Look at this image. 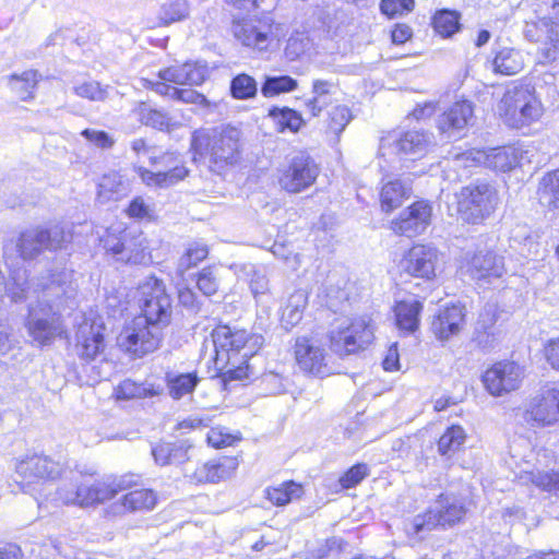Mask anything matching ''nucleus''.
<instances>
[{
  "mask_svg": "<svg viewBox=\"0 0 559 559\" xmlns=\"http://www.w3.org/2000/svg\"><path fill=\"white\" fill-rule=\"evenodd\" d=\"M207 75V68L199 62H186L159 71L160 80L178 85H200Z\"/></svg>",
  "mask_w": 559,
  "mask_h": 559,
  "instance_id": "cd10ccee",
  "label": "nucleus"
},
{
  "mask_svg": "<svg viewBox=\"0 0 559 559\" xmlns=\"http://www.w3.org/2000/svg\"><path fill=\"white\" fill-rule=\"evenodd\" d=\"M71 240V234L61 225H53L47 229L32 228L23 231L17 241V250L23 260H31L44 250H57Z\"/></svg>",
  "mask_w": 559,
  "mask_h": 559,
  "instance_id": "9b49d317",
  "label": "nucleus"
},
{
  "mask_svg": "<svg viewBox=\"0 0 559 559\" xmlns=\"http://www.w3.org/2000/svg\"><path fill=\"white\" fill-rule=\"evenodd\" d=\"M213 344L217 360H226L230 364L233 355L243 350L241 358L246 361L263 344L261 335L250 334L246 330L233 329L228 325H219L212 332Z\"/></svg>",
  "mask_w": 559,
  "mask_h": 559,
  "instance_id": "6e6552de",
  "label": "nucleus"
},
{
  "mask_svg": "<svg viewBox=\"0 0 559 559\" xmlns=\"http://www.w3.org/2000/svg\"><path fill=\"white\" fill-rule=\"evenodd\" d=\"M141 294L142 316L138 318H143L146 322L164 330L169 325L173 314V302L165 284L151 276L141 286Z\"/></svg>",
  "mask_w": 559,
  "mask_h": 559,
  "instance_id": "1a4fd4ad",
  "label": "nucleus"
},
{
  "mask_svg": "<svg viewBox=\"0 0 559 559\" xmlns=\"http://www.w3.org/2000/svg\"><path fill=\"white\" fill-rule=\"evenodd\" d=\"M307 304L308 296L302 289L295 290L288 297L282 312V324L286 330L294 328L300 322Z\"/></svg>",
  "mask_w": 559,
  "mask_h": 559,
  "instance_id": "72a5a7b5",
  "label": "nucleus"
},
{
  "mask_svg": "<svg viewBox=\"0 0 559 559\" xmlns=\"http://www.w3.org/2000/svg\"><path fill=\"white\" fill-rule=\"evenodd\" d=\"M178 299L179 304L189 312L200 313L202 301L191 288L185 287L179 289Z\"/></svg>",
  "mask_w": 559,
  "mask_h": 559,
  "instance_id": "0e129e2a",
  "label": "nucleus"
},
{
  "mask_svg": "<svg viewBox=\"0 0 559 559\" xmlns=\"http://www.w3.org/2000/svg\"><path fill=\"white\" fill-rule=\"evenodd\" d=\"M539 203L549 211L559 210V168L545 174L538 183Z\"/></svg>",
  "mask_w": 559,
  "mask_h": 559,
  "instance_id": "473e14b6",
  "label": "nucleus"
},
{
  "mask_svg": "<svg viewBox=\"0 0 559 559\" xmlns=\"http://www.w3.org/2000/svg\"><path fill=\"white\" fill-rule=\"evenodd\" d=\"M163 337V329L143 318H134L119 334L118 344L126 352L142 357L156 350Z\"/></svg>",
  "mask_w": 559,
  "mask_h": 559,
  "instance_id": "9d476101",
  "label": "nucleus"
},
{
  "mask_svg": "<svg viewBox=\"0 0 559 559\" xmlns=\"http://www.w3.org/2000/svg\"><path fill=\"white\" fill-rule=\"evenodd\" d=\"M129 181L119 173L104 175L98 185V195L105 200H118L128 194Z\"/></svg>",
  "mask_w": 559,
  "mask_h": 559,
  "instance_id": "e433bc0d",
  "label": "nucleus"
},
{
  "mask_svg": "<svg viewBox=\"0 0 559 559\" xmlns=\"http://www.w3.org/2000/svg\"><path fill=\"white\" fill-rule=\"evenodd\" d=\"M257 81L246 73L236 75L230 82V93L236 99L252 98L257 95Z\"/></svg>",
  "mask_w": 559,
  "mask_h": 559,
  "instance_id": "09e8293b",
  "label": "nucleus"
},
{
  "mask_svg": "<svg viewBox=\"0 0 559 559\" xmlns=\"http://www.w3.org/2000/svg\"><path fill=\"white\" fill-rule=\"evenodd\" d=\"M498 111L508 126L519 129L540 117L542 105L527 86L516 85L506 91Z\"/></svg>",
  "mask_w": 559,
  "mask_h": 559,
  "instance_id": "423d86ee",
  "label": "nucleus"
},
{
  "mask_svg": "<svg viewBox=\"0 0 559 559\" xmlns=\"http://www.w3.org/2000/svg\"><path fill=\"white\" fill-rule=\"evenodd\" d=\"M294 356L302 372L320 378L330 374L328 354L317 337L307 335L296 337Z\"/></svg>",
  "mask_w": 559,
  "mask_h": 559,
  "instance_id": "4468645a",
  "label": "nucleus"
},
{
  "mask_svg": "<svg viewBox=\"0 0 559 559\" xmlns=\"http://www.w3.org/2000/svg\"><path fill=\"white\" fill-rule=\"evenodd\" d=\"M457 212L462 219L477 224L493 213L498 194L496 189L487 182H476L463 187L456 194Z\"/></svg>",
  "mask_w": 559,
  "mask_h": 559,
  "instance_id": "0eeeda50",
  "label": "nucleus"
},
{
  "mask_svg": "<svg viewBox=\"0 0 559 559\" xmlns=\"http://www.w3.org/2000/svg\"><path fill=\"white\" fill-rule=\"evenodd\" d=\"M369 474L368 465L358 463L352 466L341 478L340 484L343 488L348 489L357 486Z\"/></svg>",
  "mask_w": 559,
  "mask_h": 559,
  "instance_id": "680f3d73",
  "label": "nucleus"
},
{
  "mask_svg": "<svg viewBox=\"0 0 559 559\" xmlns=\"http://www.w3.org/2000/svg\"><path fill=\"white\" fill-rule=\"evenodd\" d=\"M139 117L143 124L158 130H166L171 124V118L168 114L157 109H152L145 105L140 106Z\"/></svg>",
  "mask_w": 559,
  "mask_h": 559,
  "instance_id": "603ef678",
  "label": "nucleus"
},
{
  "mask_svg": "<svg viewBox=\"0 0 559 559\" xmlns=\"http://www.w3.org/2000/svg\"><path fill=\"white\" fill-rule=\"evenodd\" d=\"M206 439L209 444L216 449L231 445L236 440L233 435L226 432L222 427L212 428Z\"/></svg>",
  "mask_w": 559,
  "mask_h": 559,
  "instance_id": "338daca9",
  "label": "nucleus"
},
{
  "mask_svg": "<svg viewBox=\"0 0 559 559\" xmlns=\"http://www.w3.org/2000/svg\"><path fill=\"white\" fill-rule=\"evenodd\" d=\"M210 483L224 480L235 472L237 463L233 459L207 462Z\"/></svg>",
  "mask_w": 559,
  "mask_h": 559,
  "instance_id": "4d7b16f0",
  "label": "nucleus"
},
{
  "mask_svg": "<svg viewBox=\"0 0 559 559\" xmlns=\"http://www.w3.org/2000/svg\"><path fill=\"white\" fill-rule=\"evenodd\" d=\"M131 480L127 476L95 481H81L75 488H60L59 499L66 504L90 507L112 499L118 492L128 489Z\"/></svg>",
  "mask_w": 559,
  "mask_h": 559,
  "instance_id": "7ed1b4c3",
  "label": "nucleus"
},
{
  "mask_svg": "<svg viewBox=\"0 0 559 559\" xmlns=\"http://www.w3.org/2000/svg\"><path fill=\"white\" fill-rule=\"evenodd\" d=\"M261 384L263 385L264 391L267 394H281L285 392V383L284 379L275 372H269L263 374L261 379Z\"/></svg>",
  "mask_w": 559,
  "mask_h": 559,
  "instance_id": "774afa93",
  "label": "nucleus"
},
{
  "mask_svg": "<svg viewBox=\"0 0 559 559\" xmlns=\"http://www.w3.org/2000/svg\"><path fill=\"white\" fill-rule=\"evenodd\" d=\"M265 498L274 506L284 507L292 502L294 499H299L302 493L301 485L290 480L282 483L276 487H267L265 490Z\"/></svg>",
  "mask_w": 559,
  "mask_h": 559,
  "instance_id": "4c0bfd02",
  "label": "nucleus"
},
{
  "mask_svg": "<svg viewBox=\"0 0 559 559\" xmlns=\"http://www.w3.org/2000/svg\"><path fill=\"white\" fill-rule=\"evenodd\" d=\"M431 216L432 206L426 201H417L391 222V229L401 236L415 237L428 228Z\"/></svg>",
  "mask_w": 559,
  "mask_h": 559,
  "instance_id": "412c9836",
  "label": "nucleus"
},
{
  "mask_svg": "<svg viewBox=\"0 0 559 559\" xmlns=\"http://www.w3.org/2000/svg\"><path fill=\"white\" fill-rule=\"evenodd\" d=\"M438 251L426 245H415L401 260V270L409 276L430 280L436 275Z\"/></svg>",
  "mask_w": 559,
  "mask_h": 559,
  "instance_id": "4be33fe9",
  "label": "nucleus"
},
{
  "mask_svg": "<svg viewBox=\"0 0 559 559\" xmlns=\"http://www.w3.org/2000/svg\"><path fill=\"white\" fill-rule=\"evenodd\" d=\"M157 496L152 489H136L111 503L106 509V513L109 516H121L128 512L151 511L155 508Z\"/></svg>",
  "mask_w": 559,
  "mask_h": 559,
  "instance_id": "393cba45",
  "label": "nucleus"
},
{
  "mask_svg": "<svg viewBox=\"0 0 559 559\" xmlns=\"http://www.w3.org/2000/svg\"><path fill=\"white\" fill-rule=\"evenodd\" d=\"M75 95L92 102H104L108 97V86L102 87L96 81L83 82L73 87Z\"/></svg>",
  "mask_w": 559,
  "mask_h": 559,
  "instance_id": "5fc2aeb1",
  "label": "nucleus"
},
{
  "mask_svg": "<svg viewBox=\"0 0 559 559\" xmlns=\"http://www.w3.org/2000/svg\"><path fill=\"white\" fill-rule=\"evenodd\" d=\"M297 81L288 75L267 76L261 87V93L265 97H272L292 92L297 88Z\"/></svg>",
  "mask_w": 559,
  "mask_h": 559,
  "instance_id": "3c124183",
  "label": "nucleus"
},
{
  "mask_svg": "<svg viewBox=\"0 0 559 559\" xmlns=\"http://www.w3.org/2000/svg\"><path fill=\"white\" fill-rule=\"evenodd\" d=\"M467 272L476 280L501 277L504 272L502 258L491 251H479L468 261Z\"/></svg>",
  "mask_w": 559,
  "mask_h": 559,
  "instance_id": "c756f323",
  "label": "nucleus"
},
{
  "mask_svg": "<svg viewBox=\"0 0 559 559\" xmlns=\"http://www.w3.org/2000/svg\"><path fill=\"white\" fill-rule=\"evenodd\" d=\"M352 120V114L346 106H335L329 111L328 129L335 135H340Z\"/></svg>",
  "mask_w": 559,
  "mask_h": 559,
  "instance_id": "864d4df0",
  "label": "nucleus"
},
{
  "mask_svg": "<svg viewBox=\"0 0 559 559\" xmlns=\"http://www.w3.org/2000/svg\"><path fill=\"white\" fill-rule=\"evenodd\" d=\"M465 440V430L461 426L453 425L439 438L438 452L440 455L450 459L463 448Z\"/></svg>",
  "mask_w": 559,
  "mask_h": 559,
  "instance_id": "a19ab883",
  "label": "nucleus"
},
{
  "mask_svg": "<svg viewBox=\"0 0 559 559\" xmlns=\"http://www.w3.org/2000/svg\"><path fill=\"white\" fill-rule=\"evenodd\" d=\"M431 144L430 135L424 131L411 130L401 134H389L380 141L382 156L396 155L401 159H417L424 156Z\"/></svg>",
  "mask_w": 559,
  "mask_h": 559,
  "instance_id": "f8f14e48",
  "label": "nucleus"
},
{
  "mask_svg": "<svg viewBox=\"0 0 559 559\" xmlns=\"http://www.w3.org/2000/svg\"><path fill=\"white\" fill-rule=\"evenodd\" d=\"M498 316L493 306L486 305L479 312L471 342L481 350H491L499 342Z\"/></svg>",
  "mask_w": 559,
  "mask_h": 559,
  "instance_id": "b1692460",
  "label": "nucleus"
},
{
  "mask_svg": "<svg viewBox=\"0 0 559 559\" xmlns=\"http://www.w3.org/2000/svg\"><path fill=\"white\" fill-rule=\"evenodd\" d=\"M465 319V308L462 305H452L440 309L431 323L435 336L440 341H448L457 335Z\"/></svg>",
  "mask_w": 559,
  "mask_h": 559,
  "instance_id": "a878e982",
  "label": "nucleus"
},
{
  "mask_svg": "<svg viewBox=\"0 0 559 559\" xmlns=\"http://www.w3.org/2000/svg\"><path fill=\"white\" fill-rule=\"evenodd\" d=\"M319 175V167L314 160L299 153L293 157L280 177L281 187L290 193H298L310 187Z\"/></svg>",
  "mask_w": 559,
  "mask_h": 559,
  "instance_id": "6ab92c4d",
  "label": "nucleus"
},
{
  "mask_svg": "<svg viewBox=\"0 0 559 559\" xmlns=\"http://www.w3.org/2000/svg\"><path fill=\"white\" fill-rule=\"evenodd\" d=\"M189 15V4L187 0H174L162 5L159 20L164 25L180 22Z\"/></svg>",
  "mask_w": 559,
  "mask_h": 559,
  "instance_id": "8fccbe9b",
  "label": "nucleus"
},
{
  "mask_svg": "<svg viewBox=\"0 0 559 559\" xmlns=\"http://www.w3.org/2000/svg\"><path fill=\"white\" fill-rule=\"evenodd\" d=\"M525 418L537 425H551L559 418V383L545 386L527 406Z\"/></svg>",
  "mask_w": 559,
  "mask_h": 559,
  "instance_id": "aec40b11",
  "label": "nucleus"
},
{
  "mask_svg": "<svg viewBox=\"0 0 559 559\" xmlns=\"http://www.w3.org/2000/svg\"><path fill=\"white\" fill-rule=\"evenodd\" d=\"M373 319L364 314L329 332L330 348L340 357L365 350L374 340Z\"/></svg>",
  "mask_w": 559,
  "mask_h": 559,
  "instance_id": "20e7f679",
  "label": "nucleus"
},
{
  "mask_svg": "<svg viewBox=\"0 0 559 559\" xmlns=\"http://www.w3.org/2000/svg\"><path fill=\"white\" fill-rule=\"evenodd\" d=\"M207 254L209 249L204 243H191L178 260L177 273L182 276L188 270L206 259Z\"/></svg>",
  "mask_w": 559,
  "mask_h": 559,
  "instance_id": "49530a36",
  "label": "nucleus"
},
{
  "mask_svg": "<svg viewBox=\"0 0 559 559\" xmlns=\"http://www.w3.org/2000/svg\"><path fill=\"white\" fill-rule=\"evenodd\" d=\"M231 32L243 46L260 51L267 49L271 43L269 27H259L252 20H234Z\"/></svg>",
  "mask_w": 559,
  "mask_h": 559,
  "instance_id": "bb28decb",
  "label": "nucleus"
},
{
  "mask_svg": "<svg viewBox=\"0 0 559 559\" xmlns=\"http://www.w3.org/2000/svg\"><path fill=\"white\" fill-rule=\"evenodd\" d=\"M122 246L123 252L122 257H119V261L133 264H138L143 261L146 245L142 233L134 234L132 231L124 230Z\"/></svg>",
  "mask_w": 559,
  "mask_h": 559,
  "instance_id": "ea45409f",
  "label": "nucleus"
},
{
  "mask_svg": "<svg viewBox=\"0 0 559 559\" xmlns=\"http://www.w3.org/2000/svg\"><path fill=\"white\" fill-rule=\"evenodd\" d=\"M332 83L325 80H316L312 84L313 97L306 103L312 116H318L329 104V94Z\"/></svg>",
  "mask_w": 559,
  "mask_h": 559,
  "instance_id": "de8ad7c7",
  "label": "nucleus"
},
{
  "mask_svg": "<svg viewBox=\"0 0 559 559\" xmlns=\"http://www.w3.org/2000/svg\"><path fill=\"white\" fill-rule=\"evenodd\" d=\"M39 80L40 74L36 70H27L20 75H10L9 85L21 100L28 102L34 98Z\"/></svg>",
  "mask_w": 559,
  "mask_h": 559,
  "instance_id": "c9c22d12",
  "label": "nucleus"
},
{
  "mask_svg": "<svg viewBox=\"0 0 559 559\" xmlns=\"http://www.w3.org/2000/svg\"><path fill=\"white\" fill-rule=\"evenodd\" d=\"M474 116V108L471 102L461 100L454 103L447 111L438 117V129L450 135L455 131L465 129Z\"/></svg>",
  "mask_w": 559,
  "mask_h": 559,
  "instance_id": "c85d7f7f",
  "label": "nucleus"
},
{
  "mask_svg": "<svg viewBox=\"0 0 559 559\" xmlns=\"http://www.w3.org/2000/svg\"><path fill=\"white\" fill-rule=\"evenodd\" d=\"M162 392L160 386L139 384L130 379L123 380L116 389L117 399L120 400L143 399L159 395Z\"/></svg>",
  "mask_w": 559,
  "mask_h": 559,
  "instance_id": "37998d69",
  "label": "nucleus"
},
{
  "mask_svg": "<svg viewBox=\"0 0 559 559\" xmlns=\"http://www.w3.org/2000/svg\"><path fill=\"white\" fill-rule=\"evenodd\" d=\"M151 163L156 166V171L138 168L140 178L150 187L168 188L183 180L188 175V169L175 153L151 157Z\"/></svg>",
  "mask_w": 559,
  "mask_h": 559,
  "instance_id": "ddd939ff",
  "label": "nucleus"
},
{
  "mask_svg": "<svg viewBox=\"0 0 559 559\" xmlns=\"http://www.w3.org/2000/svg\"><path fill=\"white\" fill-rule=\"evenodd\" d=\"M104 335L100 332V328L96 330L94 326H90V332L85 335L81 342V357L88 361L95 360L98 355L104 350Z\"/></svg>",
  "mask_w": 559,
  "mask_h": 559,
  "instance_id": "a18cd8bd",
  "label": "nucleus"
},
{
  "mask_svg": "<svg viewBox=\"0 0 559 559\" xmlns=\"http://www.w3.org/2000/svg\"><path fill=\"white\" fill-rule=\"evenodd\" d=\"M166 382L169 395L174 400H180L185 395L191 394L198 383L200 382V378L197 372H188L180 374H170L166 376Z\"/></svg>",
  "mask_w": 559,
  "mask_h": 559,
  "instance_id": "58836bf2",
  "label": "nucleus"
},
{
  "mask_svg": "<svg viewBox=\"0 0 559 559\" xmlns=\"http://www.w3.org/2000/svg\"><path fill=\"white\" fill-rule=\"evenodd\" d=\"M12 283L8 288V294L12 301L22 302L28 298L31 287L27 284L25 272H14L11 276ZM33 290V287H32Z\"/></svg>",
  "mask_w": 559,
  "mask_h": 559,
  "instance_id": "13d9d810",
  "label": "nucleus"
},
{
  "mask_svg": "<svg viewBox=\"0 0 559 559\" xmlns=\"http://www.w3.org/2000/svg\"><path fill=\"white\" fill-rule=\"evenodd\" d=\"M26 329L34 342L43 346L50 344L62 332L60 314L56 310L32 304L28 309Z\"/></svg>",
  "mask_w": 559,
  "mask_h": 559,
  "instance_id": "a211bd4d",
  "label": "nucleus"
},
{
  "mask_svg": "<svg viewBox=\"0 0 559 559\" xmlns=\"http://www.w3.org/2000/svg\"><path fill=\"white\" fill-rule=\"evenodd\" d=\"M250 290L255 299L270 290L269 280L263 271L253 270L249 282Z\"/></svg>",
  "mask_w": 559,
  "mask_h": 559,
  "instance_id": "69168bd1",
  "label": "nucleus"
},
{
  "mask_svg": "<svg viewBox=\"0 0 559 559\" xmlns=\"http://www.w3.org/2000/svg\"><path fill=\"white\" fill-rule=\"evenodd\" d=\"M412 187L408 182L395 178L382 185L380 191V205L383 212L390 213L400 207L411 197Z\"/></svg>",
  "mask_w": 559,
  "mask_h": 559,
  "instance_id": "7c9ffc66",
  "label": "nucleus"
},
{
  "mask_svg": "<svg viewBox=\"0 0 559 559\" xmlns=\"http://www.w3.org/2000/svg\"><path fill=\"white\" fill-rule=\"evenodd\" d=\"M524 379V369L514 361H499L483 374V383L492 396H502L518 390Z\"/></svg>",
  "mask_w": 559,
  "mask_h": 559,
  "instance_id": "f3484780",
  "label": "nucleus"
},
{
  "mask_svg": "<svg viewBox=\"0 0 559 559\" xmlns=\"http://www.w3.org/2000/svg\"><path fill=\"white\" fill-rule=\"evenodd\" d=\"M415 0H382L380 10L389 17L408 13L414 9Z\"/></svg>",
  "mask_w": 559,
  "mask_h": 559,
  "instance_id": "052dcab7",
  "label": "nucleus"
},
{
  "mask_svg": "<svg viewBox=\"0 0 559 559\" xmlns=\"http://www.w3.org/2000/svg\"><path fill=\"white\" fill-rule=\"evenodd\" d=\"M528 153L521 146L508 145L491 148L486 153L473 154L476 160L483 162L487 168L506 173L522 166L524 162L530 163Z\"/></svg>",
  "mask_w": 559,
  "mask_h": 559,
  "instance_id": "5701e85b",
  "label": "nucleus"
},
{
  "mask_svg": "<svg viewBox=\"0 0 559 559\" xmlns=\"http://www.w3.org/2000/svg\"><path fill=\"white\" fill-rule=\"evenodd\" d=\"M493 71L502 75H514L524 67L522 53L514 48H502L492 60Z\"/></svg>",
  "mask_w": 559,
  "mask_h": 559,
  "instance_id": "f704fd0d",
  "label": "nucleus"
},
{
  "mask_svg": "<svg viewBox=\"0 0 559 559\" xmlns=\"http://www.w3.org/2000/svg\"><path fill=\"white\" fill-rule=\"evenodd\" d=\"M460 17L457 11L440 10L433 15V28L442 37H450L460 29Z\"/></svg>",
  "mask_w": 559,
  "mask_h": 559,
  "instance_id": "c03bdc74",
  "label": "nucleus"
},
{
  "mask_svg": "<svg viewBox=\"0 0 559 559\" xmlns=\"http://www.w3.org/2000/svg\"><path fill=\"white\" fill-rule=\"evenodd\" d=\"M197 286L204 296H213L219 287V278L214 267H204L197 275Z\"/></svg>",
  "mask_w": 559,
  "mask_h": 559,
  "instance_id": "6e6d98bb",
  "label": "nucleus"
},
{
  "mask_svg": "<svg viewBox=\"0 0 559 559\" xmlns=\"http://www.w3.org/2000/svg\"><path fill=\"white\" fill-rule=\"evenodd\" d=\"M63 472V465L43 454H27L15 462V483L20 489L32 496L47 480L58 478Z\"/></svg>",
  "mask_w": 559,
  "mask_h": 559,
  "instance_id": "39448f33",
  "label": "nucleus"
},
{
  "mask_svg": "<svg viewBox=\"0 0 559 559\" xmlns=\"http://www.w3.org/2000/svg\"><path fill=\"white\" fill-rule=\"evenodd\" d=\"M524 36L532 43L540 44L539 53L544 62L557 59L559 55V23L550 17L530 19L525 21Z\"/></svg>",
  "mask_w": 559,
  "mask_h": 559,
  "instance_id": "dca6fc26",
  "label": "nucleus"
},
{
  "mask_svg": "<svg viewBox=\"0 0 559 559\" xmlns=\"http://www.w3.org/2000/svg\"><path fill=\"white\" fill-rule=\"evenodd\" d=\"M421 309V302L414 298L396 302L394 313L397 328L407 333L416 331Z\"/></svg>",
  "mask_w": 559,
  "mask_h": 559,
  "instance_id": "2f4dec72",
  "label": "nucleus"
},
{
  "mask_svg": "<svg viewBox=\"0 0 559 559\" xmlns=\"http://www.w3.org/2000/svg\"><path fill=\"white\" fill-rule=\"evenodd\" d=\"M126 212L128 216L138 219H152L154 214L152 205L148 204L142 197L134 198L130 202Z\"/></svg>",
  "mask_w": 559,
  "mask_h": 559,
  "instance_id": "e2e57ef3",
  "label": "nucleus"
},
{
  "mask_svg": "<svg viewBox=\"0 0 559 559\" xmlns=\"http://www.w3.org/2000/svg\"><path fill=\"white\" fill-rule=\"evenodd\" d=\"M272 116L278 118V123L281 124L282 129H289L290 131H298L302 119L298 112H296L293 109L284 108V109H273L270 112Z\"/></svg>",
  "mask_w": 559,
  "mask_h": 559,
  "instance_id": "bf43d9fd",
  "label": "nucleus"
},
{
  "mask_svg": "<svg viewBox=\"0 0 559 559\" xmlns=\"http://www.w3.org/2000/svg\"><path fill=\"white\" fill-rule=\"evenodd\" d=\"M240 139V130L230 126L213 129L204 135H193V160L197 162L199 156L207 163L211 171L221 174L239 162Z\"/></svg>",
  "mask_w": 559,
  "mask_h": 559,
  "instance_id": "f257e3e1",
  "label": "nucleus"
},
{
  "mask_svg": "<svg viewBox=\"0 0 559 559\" xmlns=\"http://www.w3.org/2000/svg\"><path fill=\"white\" fill-rule=\"evenodd\" d=\"M522 484H533L537 488L551 493H559V471L525 472L520 476Z\"/></svg>",
  "mask_w": 559,
  "mask_h": 559,
  "instance_id": "79ce46f5",
  "label": "nucleus"
},
{
  "mask_svg": "<svg viewBox=\"0 0 559 559\" xmlns=\"http://www.w3.org/2000/svg\"><path fill=\"white\" fill-rule=\"evenodd\" d=\"M465 514V509L455 497L440 495L435 504L423 515L415 519L417 532L433 530L438 526H452Z\"/></svg>",
  "mask_w": 559,
  "mask_h": 559,
  "instance_id": "2eb2a0df",
  "label": "nucleus"
},
{
  "mask_svg": "<svg viewBox=\"0 0 559 559\" xmlns=\"http://www.w3.org/2000/svg\"><path fill=\"white\" fill-rule=\"evenodd\" d=\"M33 294L36 295V305L56 310L69 307L76 294L73 282V271L66 267H55L47 274L37 278L33 284Z\"/></svg>",
  "mask_w": 559,
  "mask_h": 559,
  "instance_id": "f03ea898",
  "label": "nucleus"
}]
</instances>
